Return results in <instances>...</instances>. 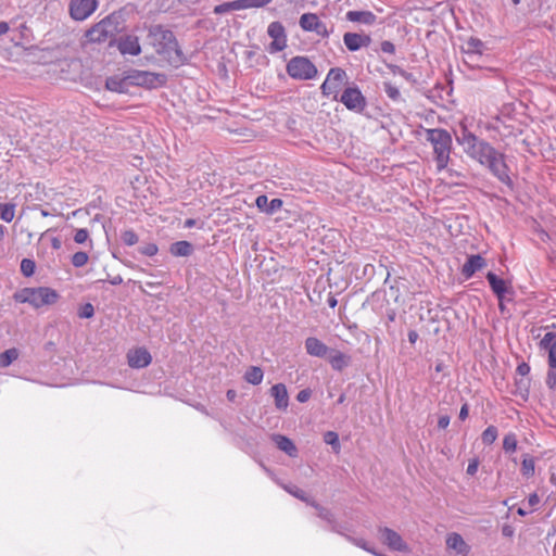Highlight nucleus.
Instances as JSON below:
<instances>
[{"instance_id": "34", "label": "nucleus", "mask_w": 556, "mask_h": 556, "mask_svg": "<svg viewBox=\"0 0 556 556\" xmlns=\"http://www.w3.org/2000/svg\"><path fill=\"white\" fill-rule=\"evenodd\" d=\"M383 90L392 101L399 102L403 100L399 88L390 81L383 83Z\"/></svg>"}, {"instance_id": "24", "label": "nucleus", "mask_w": 556, "mask_h": 556, "mask_svg": "<svg viewBox=\"0 0 556 556\" xmlns=\"http://www.w3.org/2000/svg\"><path fill=\"white\" fill-rule=\"evenodd\" d=\"M271 440L280 451L285 452L290 457H296L298 448L288 437L282 434H273Z\"/></svg>"}, {"instance_id": "27", "label": "nucleus", "mask_w": 556, "mask_h": 556, "mask_svg": "<svg viewBox=\"0 0 556 556\" xmlns=\"http://www.w3.org/2000/svg\"><path fill=\"white\" fill-rule=\"evenodd\" d=\"M169 252L174 256H190L194 252L193 244L189 241L181 240L170 244Z\"/></svg>"}, {"instance_id": "23", "label": "nucleus", "mask_w": 556, "mask_h": 556, "mask_svg": "<svg viewBox=\"0 0 556 556\" xmlns=\"http://www.w3.org/2000/svg\"><path fill=\"white\" fill-rule=\"evenodd\" d=\"M446 546L460 555H467L470 551V546L465 542L463 536L456 532L447 534Z\"/></svg>"}, {"instance_id": "26", "label": "nucleus", "mask_w": 556, "mask_h": 556, "mask_svg": "<svg viewBox=\"0 0 556 556\" xmlns=\"http://www.w3.org/2000/svg\"><path fill=\"white\" fill-rule=\"evenodd\" d=\"M105 87L114 92L126 93L130 87L128 79H126V75L124 77H109L105 81Z\"/></svg>"}, {"instance_id": "47", "label": "nucleus", "mask_w": 556, "mask_h": 556, "mask_svg": "<svg viewBox=\"0 0 556 556\" xmlns=\"http://www.w3.org/2000/svg\"><path fill=\"white\" fill-rule=\"evenodd\" d=\"M140 253L147 256H153L157 253L159 248L155 243H147L139 249Z\"/></svg>"}, {"instance_id": "41", "label": "nucleus", "mask_w": 556, "mask_h": 556, "mask_svg": "<svg viewBox=\"0 0 556 556\" xmlns=\"http://www.w3.org/2000/svg\"><path fill=\"white\" fill-rule=\"evenodd\" d=\"M88 258L89 257H88V254L86 252L78 251V252L73 254V256H72V264L75 267H83L84 265L87 264Z\"/></svg>"}, {"instance_id": "48", "label": "nucleus", "mask_w": 556, "mask_h": 556, "mask_svg": "<svg viewBox=\"0 0 556 556\" xmlns=\"http://www.w3.org/2000/svg\"><path fill=\"white\" fill-rule=\"evenodd\" d=\"M548 366L552 369H556V340L555 342L549 346L548 352Z\"/></svg>"}, {"instance_id": "2", "label": "nucleus", "mask_w": 556, "mask_h": 556, "mask_svg": "<svg viewBox=\"0 0 556 556\" xmlns=\"http://www.w3.org/2000/svg\"><path fill=\"white\" fill-rule=\"evenodd\" d=\"M148 40L154 48L155 52L169 65L179 67L186 63L187 58L179 48L176 37L172 30L166 29L161 25L152 26L149 29Z\"/></svg>"}, {"instance_id": "19", "label": "nucleus", "mask_w": 556, "mask_h": 556, "mask_svg": "<svg viewBox=\"0 0 556 556\" xmlns=\"http://www.w3.org/2000/svg\"><path fill=\"white\" fill-rule=\"evenodd\" d=\"M486 266V261L480 254L468 256L466 263L463 265L462 274L466 278L472 277L478 270Z\"/></svg>"}, {"instance_id": "22", "label": "nucleus", "mask_w": 556, "mask_h": 556, "mask_svg": "<svg viewBox=\"0 0 556 556\" xmlns=\"http://www.w3.org/2000/svg\"><path fill=\"white\" fill-rule=\"evenodd\" d=\"M306 353L315 357H325L329 351V348L315 337H309L305 340Z\"/></svg>"}, {"instance_id": "18", "label": "nucleus", "mask_w": 556, "mask_h": 556, "mask_svg": "<svg viewBox=\"0 0 556 556\" xmlns=\"http://www.w3.org/2000/svg\"><path fill=\"white\" fill-rule=\"evenodd\" d=\"M117 47L122 54L138 55L141 52L139 39L137 36L132 35L122 37Z\"/></svg>"}, {"instance_id": "21", "label": "nucleus", "mask_w": 556, "mask_h": 556, "mask_svg": "<svg viewBox=\"0 0 556 556\" xmlns=\"http://www.w3.org/2000/svg\"><path fill=\"white\" fill-rule=\"evenodd\" d=\"M255 204L260 211L266 214H274L281 208L283 202L278 198L269 201L265 194H262L256 198Z\"/></svg>"}, {"instance_id": "11", "label": "nucleus", "mask_w": 556, "mask_h": 556, "mask_svg": "<svg viewBox=\"0 0 556 556\" xmlns=\"http://www.w3.org/2000/svg\"><path fill=\"white\" fill-rule=\"evenodd\" d=\"M160 77V74L151 73L148 71L130 70L126 72V79H128L130 86L151 88L155 86Z\"/></svg>"}, {"instance_id": "16", "label": "nucleus", "mask_w": 556, "mask_h": 556, "mask_svg": "<svg viewBox=\"0 0 556 556\" xmlns=\"http://www.w3.org/2000/svg\"><path fill=\"white\" fill-rule=\"evenodd\" d=\"M127 361L131 368H144L151 364L152 357L147 349L138 348L128 352Z\"/></svg>"}, {"instance_id": "51", "label": "nucleus", "mask_w": 556, "mask_h": 556, "mask_svg": "<svg viewBox=\"0 0 556 556\" xmlns=\"http://www.w3.org/2000/svg\"><path fill=\"white\" fill-rule=\"evenodd\" d=\"M380 49L383 53H389V54L395 53V46L389 40L382 41L380 45Z\"/></svg>"}, {"instance_id": "31", "label": "nucleus", "mask_w": 556, "mask_h": 556, "mask_svg": "<svg viewBox=\"0 0 556 556\" xmlns=\"http://www.w3.org/2000/svg\"><path fill=\"white\" fill-rule=\"evenodd\" d=\"M264 377V372L261 367L257 366H251L248 368V370L244 374V379L247 382L257 386L262 382Z\"/></svg>"}, {"instance_id": "53", "label": "nucleus", "mask_w": 556, "mask_h": 556, "mask_svg": "<svg viewBox=\"0 0 556 556\" xmlns=\"http://www.w3.org/2000/svg\"><path fill=\"white\" fill-rule=\"evenodd\" d=\"M517 374L525 377L530 372V366L527 363H521L517 366Z\"/></svg>"}, {"instance_id": "13", "label": "nucleus", "mask_w": 556, "mask_h": 556, "mask_svg": "<svg viewBox=\"0 0 556 556\" xmlns=\"http://www.w3.org/2000/svg\"><path fill=\"white\" fill-rule=\"evenodd\" d=\"M300 26L305 31H314L318 36L328 37L329 30L325 23H323L318 16L314 13H304L300 17Z\"/></svg>"}, {"instance_id": "10", "label": "nucleus", "mask_w": 556, "mask_h": 556, "mask_svg": "<svg viewBox=\"0 0 556 556\" xmlns=\"http://www.w3.org/2000/svg\"><path fill=\"white\" fill-rule=\"evenodd\" d=\"M267 34L273 38L268 47L269 53L280 52L287 47L286 29L280 22H271L268 25Z\"/></svg>"}, {"instance_id": "20", "label": "nucleus", "mask_w": 556, "mask_h": 556, "mask_svg": "<svg viewBox=\"0 0 556 556\" xmlns=\"http://www.w3.org/2000/svg\"><path fill=\"white\" fill-rule=\"evenodd\" d=\"M270 394L275 400L277 409L286 410L289 405V394L283 383L274 384L270 389Z\"/></svg>"}, {"instance_id": "28", "label": "nucleus", "mask_w": 556, "mask_h": 556, "mask_svg": "<svg viewBox=\"0 0 556 556\" xmlns=\"http://www.w3.org/2000/svg\"><path fill=\"white\" fill-rule=\"evenodd\" d=\"M465 52L470 61L482 53L483 42L475 37H470L465 43Z\"/></svg>"}, {"instance_id": "38", "label": "nucleus", "mask_w": 556, "mask_h": 556, "mask_svg": "<svg viewBox=\"0 0 556 556\" xmlns=\"http://www.w3.org/2000/svg\"><path fill=\"white\" fill-rule=\"evenodd\" d=\"M324 441L326 444H329L332 446L334 452H339L340 450V442H339V435L334 431H327L324 434Z\"/></svg>"}, {"instance_id": "29", "label": "nucleus", "mask_w": 556, "mask_h": 556, "mask_svg": "<svg viewBox=\"0 0 556 556\" xmlns=\"http://www.w3.org/2000/svg\"><path fill=\"white\" fill-rule=\"evenodd\" d=\"M520 471L526 479H530L535 475V458L532 455H522Z\"/></svg>"}, {"instance_id": "40", "label": "nucleus", "mask_w": 556, "mask_h": 556, "mask_svg": "<svg viewBox=\"0 0 556 556\" xmlns=\"http://www.w3.org/2000/svg\"><path fill=\"white\" fill-rule=\"evenodd\" d=\"M36 268V264L30 258H23L21 262V273L25 277H30L34 275Z\"/></svg>"}, {"instance_id": "1", "label": "nucleus", "mask_w": 556, "mask_h": 556, "mask_svg": "<svg viewBox=\"0 0 556 556\" xmlns=\"http://www.w3.org/2000/svg\"><path fill=\"white\" fill-rule=\"evenodd\" d=\"M455 136L458 144L463 147L469 157L486 166L501 182L511 186L504 154L495 150L489 142L478 138L466 126H460Z\"/></svg>"}, {"instance_id": "58", "label": "nucleus", "mask_w": 556, "mask_h": 556, "mask_svg": "<svg viewBox=\"0 0 556 556\" xmlns=\"http://www.w3.org/2000/svg\"><path fill=\"white\" fill-rule=\"evenodd\" d=\"M502 533L504 536H511L514 534V529H513V527L505 525L502 528Z\"/></svg>"}, {"instance_id": "15", "label": "nucleus", "mask_w": 556, "mask_h": 556, "mask_svg": "<svg viewBox=\"0 0 556 556\" xmlns=\"http://www.w3.org/2000/svg\"><path fill=\"white\" fill-rule=\"evenodd\" d=\"M486 280L490 285L491 290L497 296L498 301H504L506 294H514L513 288L508 286L504 279L500 278L494 273L489 271L486 274Z\"/></svg>"}, {"instance_id": "3", "label": "nucleus", "mask_w": 556, "mask_h": 556, "mask_svg": "<svg viewBox=\"0 0 556 556\" xmlns=\"http://www.w3.org/2000/svg\"><path fill=\"white\" fill-rule=\"evenodd\" d=\"M426 140L433 148L437 167L442 170L447 166L452 149L451 134L442 128H431L426 130Z\"/></svg>"}, {"instance_id": "56", "label": "nucleus", "mask_w": 556, "mask_h": 556, "mask_svg": "<svg viewBox=\"0 0 556 556\" xmlns=\"http://www.w3.org/2000/svg\"><path fill=\"white\" fill-rule=\"evenodd\" d=\"M468 414H469V406L467 403H465L462 407H460V410H459V419L460 420H465L467 417H468Z\"/></svg>"}, {"instance_id": "46", "label": "nucleus", "mask_w": 556, "mask_h": 556, "mask_svg": "<svg viewBox=\"0 0 556 556\" xmlns=\"http://www.w3.org/2000/svg\"><path fill=\"white\" fill-rule=\"evenodd\" d=\"M89 239V231L86 228L77 229L74 235V241L78 244L85 243Z\"/></svg>"}, {"instance_id": "12", "label": "nucleus", "mask_w": 556, "mask_h": 556, "mask_svg": "<svg viewBox=\"0 0 556 556\" xmlns=\"http://www.w3.org/2000/svg\"><path fill=\"white\" fill-rule=\"evenodd\" d=\"M380 539L390 549L399 552H408V545L404 542L402 536L394 530L382 527L379 528Z\"/></svg>"}, {"instance_id": "44", "label": "nucleus", "mask_w": 556, "mask_h": 556, "mask_svg": "<svg viewBox=\"0 0 556 556\" xmlns=\"http://www.w3.org/2000/svg\"><path fill=\"white\" fill-rule=\"evenodd\" d=\"M122 240L126 245H135L138 242V236L134 230H125L122 233Z\"/></svg>"}, {"instance_id": "14", "label": "nucleus", "mask_w": 556, "mask_h": 556, "mask_svg": "<svg viewBox=\"0 0 556 556\" xmlns=\"http://www.w3.org/2000/svg\"><path fill=\"white\" fill-rule=\"evenodd\" d=\"M309 506H312L313 508L316 509L317 516L319 518H321L323 520H325V521H327L329 523L330 530L332 532H336V533H338L340 535H345L346 527H344L343 525L339 523L336 520V517H334V515L332 514V511L330 509L321 506L316 501H311L309 502Z\"/></svg>"}, {"instance_id": "59", "label": "nucleus", "mask_w": 556, "mask_h": 556, "mask_svg": "<svg viewBox=\"0 0 556 556\" xmlns=\"http://www.w3.org/2000/svg\"><path fill=\"white\" fill-rule=\"evenodd\" d=\"M528 501H529V505H530V506H535V505H538V504H539L540 498H539L538 494L533 493V494H530V496H529V500H528Z\"/></svg>"}, {"instance_id": "60", "label": "nucleus", "mask_w": 556, "mask_h": 556, "mask_svg": "<svg viewBox=\"0 0 556 556\" xmlns=\"http://www.w3.org/2000/svg\"><path fill=\"white\" fill-rule=\"evenodd\" d=\"M10 27L7 22H0V36L9 31Z\"/></svg>"}, {"instance_id": "33", "label": "nucleus", "mask_w": 556, "mask_h": 556, "mask_svg": "<svg viewBox=\"0 0 556 556\" xmlns=\"http://www.w3.org/2000/svg\"><path fill=\"white\" fill-rule=\"evenodd\" d=\"M239 10H243L242 5H241V1L240 0H235V1L224 2L222 4L216 5L214 8L213 12L215 14H225V13H228L230 11H239Z\"/></svg>"}, {"instance_id": "5", "label": "nucleus", "mask_w": 556, "mask_h": 556, "mask_svg": "<svg viewBox=\"0 0 556 556\" xmlns=\"http://www.w3.org/2000/svg\"><path fill=\"white\" fill-rule=\"evenodd\" d=\"M348 83V74L341 67H332L329 70L325 81L320 86L323 96L330 97L338 101L339 91L343 85Z\"/></svg>"}, {"instance_id": "45", "label": "nucleus", "mask_w": 556, "mask_h": 556, "mask_svg": "<svg viewBox=\"0 0 556 556\" xmlns=\"http://www.w3.org/2000/svg\"><path fill=\"white\" fill-rule=\"evenodd\" d=\"M94 315V308L91 303H86L83 306H80L78 311V316L80 318H91Z\"/></svg>"}, {"instance_id": "62", "label": "nucleus", "mask_w": 556, "mask_h": 556, "mask_svg": "<svg viewBox=\"0 0 556 556\" xmlns=\"http://www.w3.org/2000/svg\"><path fill=\"white\" fill-rule=\"evenodd\" d=\"M123 282V278L119 275H116L110 280V283L113 286L121 285Z\"/></svg>"}, {"instance_id": "35", "label": "nucleus", "mask_w": 556, "mask_h": 556, "mask_svg": "<svg viewBox=\"0 0 556 556\" xmlns=\"http://www.w3.org/2000/svg\"><path fill=\"white\" fill-rule=\"evenodd\" d=\"M15 214V205L11 203L0 204V217L7 223L13 220Z\"/></svg>"}, {"instance_id": "57", "label": "nucleus", "mask_w": 556, "mask_h": 556, "mask_svg": "<svg viewBox=\"0 0 556 556\" xmlns=\"http://www.w3.org/2000/svg\"><path fill=\"white\" fill-rule=\"evenodd\" d=\"M407 337H408L409 343L415 344L419 338V334L416 330H409Z\"/></svg>"}, {"instance_id": "36", "label": "nucleus", "mask_w": 556, "mask_h": 556, "mask_svg": "<svg viewBox=\"0 0 556 556\" xmlns=\"http://www.w3.org/2000/svg\"><path fill=\"white\" fill-rule=\"evenodd\" d=\"M497 429L494 426H489L481 435L482 442L486 445L492 444L497 438Z\"/></svg>"}, {"instance_id": "54", "label": "nucleus", "mask_w": 556, "mask_h": 556, "mask_svg": "<svg viewBox=\"0 0 556 556\" xmlns=\"http://www.w3.org/2000/svg\"><path fill=\"white\" fill-rule=\"evenodd\" d=\"M478 466H479V463L477 459H472L469 464H468V467H467V473L469 476H473L477 473L478 471Z\"/></svg>"}, {"instance_id": "32", "label": "nucleus", "mask_w": 556, "mask_h": 556, "mask_svg": "<svg viewBox=\"0 0 556 556\" xmlns=\"http://www.w3.org/2000/svg\"><path fill=\"white\" fill-rule=\"evenodd\" d=\"M20 353L15 348L9 349L0 354V368L9 367L15 359H17Z\"/></svg>"}, {"instance_id": "25", "label": "nucleus", "mask_w": 556, "mask_h": 556, "mask_svg": "<svg viewBox=\"0 0 556 556\" xmlns=\"http://www.w3.org/2000/svg\"><path fill=\"white\" fill-rule=\"evenodd\" d=\"M346 20L365 25H372L376 22L377 16L370 11H349L346 13Z\"/></svg>"}, {"instance_id": "30", "label": "nucleus", "mask_w": 556, "mask_h": 556, "mask_svg": "<svg viewBox=\"0 0 556 556\" xmlns=\"http://www.w3.org/2000/svg\"><path fill=\"white\" fill-rule=\"evenodd\" d=\"M329 363L334 370L341 371L350 365L351 357L337 351L330 356Z\"/></svg>"}, {"instance_id": "50", "label": "nucleus", "mask_w": 556, "mask_h": 556, "mask_svg": "<svg viewBox=\"0 0 556 556\" xmlns=\"http://www.w3.org/2000/svg\"><path fill=\"white\" fill-rule=\"evenodd\" d=\"M546 384L549 389H554L556 387V370L551 367L547 372Z\"/></svg>"}, {"instance_id": "64", "label": "nucleus", "mask_w": 556, "mask_h": 556, "mask_svg": "<svg viewBox=\"0 0 556 556\" xmlns=\"http://www.w3.org/2000/svg\"><path fill=\"white\" fill-rule=\"evenodd\" d=\"M194 225H195V220H194V219H187V220L185 222V227H187V228H191V227H193Z\"/></svg>"}, {"instance_id": "43", "label": "nucleus", "mask_w": 556, "mask_h": 556, "mask_svg": "<svg viewBox=\"0 0 556 556\" xmlns=\"http://www.w3.org/2000/svg\"><path fill=\"white\" fill-rule=\"evenodd\" d=\"M242 9H252V8H262L268 3H270L273 0H240Z\"/></svg>"}, {"instance_id": "4", "label": "nucleus", "mask_w": 556, "mask_h": 556, "mask_svg": "<svg viewBox=\"0 0 556 556\" xmlns=\"http://www.w3.org/2000/svg\"><path fill=\"white\" fill-rule=\"evenodd\" d=\"M13 299L18 303H28L33 307L39 308L45 305L54 304L59 299V294L55 290L48 287L23 288L14 293Z\"/></svg>"}, {"instance_id": "55", "label": "nucleus", "mask_w": 556, "mask_h": 556, "mask_svg": "<svg viewBox=\"0 0 556 556\" xmlns=\"http://www.w3.org/2000/svg\"><path fill=\"white\" fill-rule=\"evenodd\" d=\"M450 425V417L444 415V416H441L438 420V427L440 429H445L447 428V426Z\"/></svg>"}, {"instance_id": "7", "label": "nucleus", "mask_w": 556, "mask_h": 556, "mask_svg": "<svg viewBox=\"0 0 556 556\" xmlns=\"http://www.w3.org/2000/svg\"><path fill=\"white\" fill-rule=\"evenodd\" d=\"M117 24L113 16H106L99 23L93 25L87 33L86 37L91 42H103L115 36Z\"/></svg>"}, {"instance_id": "6", "label": "nucleus", "mask_w": 556, "mask_h": 556, "mask_svg": "<svg viewBox=\"0 0 556 556\" xmlns=\"http://www.w3.org/2000/svg\"><path fill=\"white\" fill-rule=\"evenodd\" d=\"M287 73L295 79L307 80L317 76L316 66L305 56H294L287 64Z\"/></svg>"}, {"instance_id": "39", "label": "nucleus", "mask_w": 556, "mask_h": 556, "mask_svg": "<svg viewBox=\"0 0 556 556\" xmlns=\"http://www.w3.org/2000/svg\"><path fill=\"white\" fill-rule=\"evenodd\" d=\"M286 490L292 494L294 497L299 498L300 501L306 503L307 505H309V502L311 501H314L313 498H311L309 496H307V494L300 488L298 486H286Z\"/></svg>"}, {"instance_id": "8", "label": "nucleus", "mask_w": 556, "mask_h": 556, "mask_svg": "<svg viewBox=\"0 0 556 556\" xmlns=\"http://www.w3.org/2000/svg\"><path fill=\"white\" fill-rule=\"evenodd\" d=\"M338 101L343 103L350 111L361 113L367 106L366 98L356 85L348 86L338 97Z\"/></svg>"}, {"instance_id": "61", "label": "nucleus", "mask_w": 556, "mask_h": 556, "mask_svg": "<svg viewBox=\"0 0 556 556\" xmlns=\"http://www.w3.org/2000/svg\"><path fill=\"white\" fill-rule=\"evenodd\" d=\"M327 302H328V305H329L331 308H334V307L337 306V304H338V301H337L336 296H334V295H332V294H330V295H329V298H328Z\"/></svg>"}, {"instance_id": "9", "label": "nucleus", "mask_w": 556, "mask_h": 556, "mask_svg": "<svg viewBox=\"0 0 556 556\" xmlns=\"http://www.w3.org/2000/svg\"><path fill=\"white\" fill-rule=\"evenodd\" d=\"M98 0H70L68 14L72 20L83 22L98 9Z\"/></svg>"}, {"instance_id": "63", "label": "nucleus", "mask_w": 556, "mask_h": 556, "mask_svg": "<svg viewBox=\"0 0 556 556\" xmlns=\"http://www.w3.org/2000/svg\"><path fill=\"white\" fill-rule=\"evenodd\" d=\"M517 384L519 389H525V391H528L529 381L521 379L520 381L517 382Z\"/></svg>"}, {"instance_id": "49", "label": "nucleus", "mask_w": 556, "mask_h": 556, "mask_svg": "<svg viewBox=\"0 0 556 556\" xmlns=\"http://www.w3.org/2000/svg\"><path fill=\"white\" fill-rule=\"evenodd\" d=\"M555 334L553 332H547L541 340V346L548 349L555 342Z\"/></svg>"}, {"instance_id": "52", "label": "nucleus", "mask_w": 556, "mask_h": 556, "mask_svg": "<svg viewBox=\"0 0 556 556\" xmlns=\"http://www.w3.org/2000/svg\"><path fill=\"white\" fill-rule=\"evenodd\" d=\"M312 391L309 389H303L296 394V400L300 403H305L309 400Z\"/></svg>"}, {"instance_id": "42", "label": "nucleus", "mask_w": 556, "mask_h": 556, "mask_svg": "<svg viewBox=\"0 0 556 556\" xmlns=\"http://www.w3.org/2000/svg\"><path fill=\"white\" fill-rule=\"evenodd\" d=\"M388 68L394 74V75H400L402 76L403 78H405L406 80L408 81H414V76L412 73H408L406 72L405 70H403L402 67H400L399 65H395V64H388L387 65Z\"/></svg>"}, {"instance_id": "17", "label": "nucleus", "mask_w": 556, "mask_h": 556, "mask_svg": "<svg viewBox=\"0 0 556 556\" xmlns=\"http://www.w3.org/2000/svg\"><path fill=\"white\" fill-rule=\"evenodd\" d=\"M371 39L367 35L345 33L343 36L345 47L352 52L359 50L362 47H367Z\"/></svg>"}, {"instance_id": "37", "label": "nucleus", "mask_w": 556, "mask_h": 556, "mask_svg": "<svg viewBox=\"0 0 556 556\" xmlns=\"http://www.w3.org/2000/svg\"><path fill=\"white\" fill-rule=\"evenodd\" d=\"M517 448V438L515 433H508L503 440V450L506 453L515 452Z\"/></svg>"}]
</instances>
